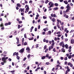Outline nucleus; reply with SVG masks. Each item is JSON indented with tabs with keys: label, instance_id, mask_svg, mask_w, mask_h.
<instances>
[{
	"label": "nucleus",
	"instance_id": "obj_1",
	"mask_svg": "<svg viewBox=\"0 0 74 74\" xmlns=\"http://www.w3.org/2000/svg\"><path fill=\"white\" fill-rule=\"evenodd\" d=\"M8 57H3L1 59V60L3 62H1V64L2 65H4V63H5L6 62H7V61L6 60L7 59H8Z\"/></svg>",
	"mask_w": 74,
	"mask_h": 74
},
{
	"label": "nucleus",
	"instance_id": "obj_2",
	"mask_svg": "<svg viewBox=\"0 0 74 74\" xmlns=\"http://www.w3.org/2000/svg\"><path fill=\"white\" fill-rule=\"evenodd\" d=\"M48 5H49L50 6L49 7H48V8H51V7H53L54 3H52V2H50L49 3Z\"/></svg>",
	"mask_w": 74,
	"mask_h": 74
},
{
	"label": "nucleus",
	"instance_id": "obj_3",
	"mask_svg": "<svg viewBox=\"0 0 74 74\" xmlns=\"http://www.w3.org/2000/svg\"><path fill=\"white\" fill-rule=\"evenodd\" d=\"M27 7L25 9L26 11H27V12H28V11H29V5H25V8Z\"/></svg>",
	"mask_w": 74,
	"mask_h": 74
},
{
	"label": "nucleus",
	"instance_id": "obj_4",
	"mask_svg": "<svg viewBox=\"0 0 74 74\" xmlns=\"http://www.w3.org/2000/svg\"><path fill=\"white\" fill-rule=\"evenodd\" d=\"M60 46H62V47H64V44L63 42H60Z\"/></svg>",
	"mask_w": 74,
	"mask_h": 74
},
{
	"label": "nucleus",
	"instance_id": "obj_5",
	"mask_svg": "<svg viewBox=\"0 0 74 74\" xmlns=\"http://www.w3.org/2000/svg\"><path fill=\"white\" fill-rule=\"evenodd\" d=\"M24 51V49H22L21 50H20L19 52L20 53H23Z\"/></svg>",
	"mask_w": 74,
	"mask_h": 74
},
{
	"label": "nucleus",
	"instance_id": "obj_6",
	"mask_svg": "<svg viewBox=\"0 0 74 74\" xmlns=\"http://www.w3.org/2000/svg\"><path fill=\"white\" fill-rule=\"evenodd\" d=\"M26 50H27L28 52H29V53H30V49L29 47H27L26 49Z\"/></svg>",
	"mask_w": 74,
	"mask_h": 74
},
{
	"label": "nucleus",
	"instance_id": "obj_7",
	"mask_svg": "<svg viewBox=\"0 0 74 74\" xmlns=\"http://www.w3.org/2000/svg\"><path fill=\"white\" fill-rule=\"evenodd\" d=\"M51 16H52V17H56V18L57 17V16L56 15V14H54L53 15V14H51Z\"/></svg>",
	"mask_w": 74,
	"mask_h": 74
},
{
	"label": "nucleus",
	"instance_id": "obj_8",
	"mask_svg": "<svg viewBox=\"0 0 74 74\" xmlns=\"http://www.w3.org/2000/svg\"><path fill=\"white\" fill-rule=\"evenodd\" d=\"M69 49L68 50V51L69 52H71V47H69Z\"/></svg>",
	"mask_w": 74,
	"mask_h": 74
},
{
	"label": "nucleus",
	"instance_id": "obj_9",
	"mask_svg": "<svg viewBox=\"0 0 74 74\" xmlns=\"http://www.w3.org/2000/svg\"><path fill=\"white\" fill-rule=\"evenodd\" d=\"M71 44H73L74 43V40L73 39H72L71 40Z\"/></svg>",
	"mask_w": 74,
	"mask_h": 74
},
{
	"label": "nucleus",
	"instance_id": "obj_10",
	"mask_svg": "<svg viewBox=\"0 0 74 74\" xmlns=\"http://www.w3.org/2000/svg\"><path fill=\"white\" fill-rule=\"evenodd\" d=\"M51 21L52 22H54L55 21H56V19H55V18H53L51 19Z\"/></svg>",
	"mask_w": 74,
	"mask_h": 74
},
{
	"label": "nucleus",
	"instance_id": "obj_11",
	"mask_svg": "<svg viewBox=\"0 0 74 74\" xmlns=\"http://www.w3.org/2000/svg\"><path fill=\"white\" fill-rule=\"evenodd\" d=\"M61 52H65V50L63 48H62L61 50Z\"/></svg>",
	"mask_w": 74,
	"mask_h": 74
},
{
	"label": "nucleus",
	"instance_id": "obj_12",
	"mask_svg": "<svg viewBox=\"0 0 74 74\" xmlns=\"http://www.w3.org/2000/svg\"><path fill=\"white\" fill-rule=\"evenodd\" d=\"M21 12H25V8L21 9Z\"/></svg>",
	"mask_w": 74,
	"mask_h": 74
},
{
	"label": "nucleus",
	"instance_id": "obj_13",
	"mask_svg": "<svg viewBox=\"0 0 74 74\" xmlns=\"http://www.w3.org/2000/svg\"><path fill=\"white\" fill-rule=\"evenodd\" d=\"M70 7H69V8H68L66 11V12H69V11H70Z\"/></svg>",
	"mask_w": 74,
	"mask_h": 74
},
{
	"label": "nucleus",
	"instance_id": "obj_14",
	"mask_svg": "<svg viewBox=\"0 0 74 74\" xmlns=\"http://www.w3.org/2000/svg\"><path fill=\"white\" fill-rule=\"evenodd\" d=\"M70 7V4H68L66 8H67L68 9V8H69Z\"/></svg>",
	"mask_w": 74,
	"mask_h": 74
},
{
	"label": "nucleus",
	"instance_id": "obj_15",
	"mask_svg": "<svg viewBox=\"0 0 74 74\" xmlns=\"http://www.w3.org/2000/svg\"><path fill=\"white\" fill-rule=\"evenodd\" d=\"M58 10V7L55 8H53L54 11H56V10Z\"/></svg>",
	"mask_w": 74,
	"mask_h": 74
},
{
	"label": "nucleus",
	"instance_id": "obj_16",
	"mask_svg": "<svg viewBox=\"0 0 74 74\" xmlns=\"http://www.w3.org/2000/svg\"><path fill=\"white\" fill-rule=\"evenodd\" d=\"M64 3L65 4H68V2H67V1H64Z\"/></svg>",
	"mask_w": 74,
	"mask_h": 74
},
{
	"label": "nucleus",
	"instance_id": "obj_17",
	"mask_svg": "<svg viewBox=\"0 0 74 74\" xmlns=\"http://www.w3.org/2000/svg\"><path fill=\"white\" fill-rule=\"evenodd\" d=\"M45 58H46V56H43L42 57L41 59H42L43 60L44 59H45Z\"/></svg>",
	"mask_w": 74,
	"mask_h": 74
},
{
	"label": "nucleus",
	"instance_id": "obj_18",
	"mask_svg": "<svg viewBox=\"0 0 74 74\" xmlns=\"http://www.w3.org/2000/svg\"><path fill=\"white\" fill-rule=\"evenodd\" d=\"M23 67H26V64H24L23 66Z\"/></svg>",
	"mask_w": 74,
	"mask_h": 74
},
{
	"label": "nucleus",
	"instance_id": "obj_19",
	"mask_svg": "<svg viewBox=\"0 0 74 74\" xmlns=\"http://www.w3.org/2000/svg\"><path fill=\"white\" fill-rule=\"evenodd\" d=\"M57 21H58V23H61V22L60 20L59 19H57Z\"/></svg>",
	"mask_w": 74,
	"mask_h": 74
},
{
	"label": "nucleus",
	"instance_id": "obj_20",
	"mask_svg": "<svg viewBox=\"0 0 74 74\" xmlns=\"http://www.w3.org/2000/svg\"><path fill=\"white\" fill-rule=\"evenodd\" d=\"M29 40H33V37H32L31 38H28Z\"/></svg>",
	"mask_w": 74,
	"mask_h": 74
},
{
	"label": "nucleus",
	"instance_id": "obj_21",
	"mask_svg": "<svg viewBox=\"0 0 74 74\" xmlns=\"http://www.w3.org/2000/svg\"><path fill=\"white\" fill-rule=\"evenodd\" d=\"M24 38H22V44L23 45V42H23L24 41Z\"/></svg>",
	"mask_w": 74,
	"mask_h": 74
},
{
	"label": "nucleus",
	"instance_id": "obj_22",
	"mask_svg": "<svg viewBox=\"0 0 74 74\" xmlns=\"http://www.w3.org/2000/svg\"><path fill=\"white\" fill-rule=\"evenodd\" d=\"M71 57H72L71 55H70L68 56V58L69 59H71Z\"/></svg>",
	"mask_w": 74,
	"mask_h": 74
},
{
	"label": "nucleus",
	"instance_id": "obj_23",
	"mask_svg": "<svg viewBox=\"0 0 74 74\" xmlns=\"http://www.w3.org/2000/svg\"><path fill=\"white\" fill-rule=\"evenodd\" d=\"M57 25L58 29H59V28H60V26H59V23H57Z\"/></svg>",
	"mask_w": 74,
	"mask_h": 74
},
{
	"label": "nucleus",
	"instance_id": "obj_24",
	"mask_svg": "<svg viewBox=\"0 0 74 74\" xmlns=\"http://www.w3.org/2000/svg\"><path fill=\"white\" fill-rule=\"evenodd\" d=\"M17 7H21V5H20L19 3L17 4Z\"/></svg>",
	"mask_w": 74,
	"mask_h": 74
},
{
	"label": "nucleus",
	"instance_id": "obj_25",
	"mask_svg": "<svg viewBox=\"0 0 74 74\" xmlns=\"http://www.w3.org/2000/svg\"><path fill=\"white\" fill-rule=\"evenodd\" d=\"M54 5L55 6H56V7H58V4L57 3H55L54 4Z\"/></svg>",
	"mask_w": 74,
	"mask_h": 74
},
{
	"label": "nucleus",
	"instance_id": "obj_26",
	"mask_svg": "<svg viewBox=\"0 0 74 74\" xmlns=\"http://www.w3.org/2000/svg\"><path fill=\"white\" fill-rule=\"evenodd\" d=\"M48 2H49V1H48V0H47L45 1V4H47Z\"/></svg>",
	"mask_w": 74,
	"mask_h": 74
},
{
	"label": "nucleus",
	"instance_id": "obj_27",
	"mask_svg": "<svg viewBox=\"0 0 74 74\" xmlns=\"http://www.w3.org/2000/svg\"><path fill=\"white\" fill-rule=\"evenodd\" d=\"M30 56H31V55H30V54H29L27 56V58H30Z\"/></svg>",
	"mask_w": 74,
	"mask_h": 74
},
{
	"label": "nucleus",
	"instance_id": "obj_28",
	"mask_svg": "<svg viewBox=\"0 0 74 74\" xmlns=\"http://www.w3.org/2000/svg\"><path fill=\"white\" fill-rule=\"evenodd\" d=\"M60 15H62L63 14V13H62V10L60 11Z\"/></svg>",
	"mask_w": 74,
	"mask_h": 74
},
{
	"label": "nucleus",
	"instance_id": "obj_29",
	"mask_svg": "<svg viewBox=\"0 0 74 74\" xmlns=\"http://www.w3.org/2000/svg\"><path fill=\"white\" fill-rule=\"evenodd\" d=\"M50 63L49 62H48L46 63V65H48V64H49Z\"/></svg>",
	"mask_w": 74,
	"mask_h": 74
},
{
	"label": "nucleus",
	"instance_id": "obj_30",
	"mask_svg": "<svg viewBox=\"0 0 74 74\" xmlns=\"http://www.w3.org/2000/svg\"><path fill=\"white\" fill-rule=\"evenodd\" d=\"M0 27H4V25H3V23H2L0 25Z\"/></svg>",
	"mask_w": 74,
	"mask_h": 74
},
{
	"label": "nucleus",
	"instance_id": "obj_31",
	"mask_svg": "<svg viewBox=\"0 0 74 74\" xmlns=\"http://www.w3.org/2000/svg\"><path fill=\"white\" fill-rule=\"evenodd\" d=\"M57 64H60V63L59 62V61L58 60L57 61Z\"/></svg>",
	"mask_w": 74,
	"mask_h": 74
},
{
	"label": "nucleus",
	"instance_id": "obj_32",
	"mask_svg": "<svg viewBox=\"0 0 74 74\" xmlns=\"http://www.w3.org/2000/svg\"><path fill=\"white\" fill-rule=\"evenodd\" d=\"M70 69H67V70L66 72H67V73H68V72H69V71H70Z\"/></svg>",
	"mask_w": 74,
	"mask_h": 74
},
{
	"label": "nucleus",
	"instance_id": "obj_33",
	"mask_svg": "<svg viewBox=\"0 0 74 74\" xmlns=\"http://www.w3.org/2000/svg\"><path fill=\"white\" fill-rule=\"evenodd\" d=\"M16 58H17V59L18 60H19V59L20 58V57H19V56H17Z\"/></svg>",
	"mask_w": 74,
	"mask_h": 74
},
{
	"label": "nucleus",
	"instance_id": "obj_34",
	"mask_svg": "<svg viewBox=\"0 0 74 74\" xmlns=\"http://www.w3.org/2000/svg\"><path fill=\"white\" fill-rule=\"evenodd\" d=\"M71 63L70 62H69L68 63V66H70V65H71Z\"/></svg>",
	"mask_w": 74,
	"mask_h": 74
},
{
	"label": "nucleus",
	"instance_id": "obj_35",
	"mask_svg": "<svg viewBox=\"0 0 74 74\" xmlns=\"http://www.w3.org/2000/svg\"><path fill=\"white\" fill-rule=\"evenodd\" d=\"M16 52H14L13 53V56H15L16 55Z\"/></svg>",
	"mask_w": 74,
	"mask_h": 74
},
{
	"label": "nucleus",
	"instance_id": "obj_36",
	"mask_svg": "<svg viewBox=\"0 0 74 74\" xmlns=\"http://www.w3.org/2000/svg\"><path fill=\"white\" fill-rule=\"evenodd\" d=\"M64 60H67V57H65L64 58Z\"/></svg>",
	"mask_w": 74,
	"mask_h": 74
},
{
	"label": "nucleus",
	"instance_id": "obj_37",
	"mask_svg": "<svg viewBox=\"0 0 74 74\" xmlns=\"http://www.w3.org/2000/svg\"><path fill=\"white\" fill-rule=\"evenodd\" d=\"M20 28H21V25H18V29H20Z\"/></svg>",
	"mask_w": 74,
	"mask_h": 74
},
{
	"label": "nucleus",
	"instance_id": "obj_38",
	"mask_svg": "<svg viewBox=\"0 0 74 74\" xmlns=\"http://www.w3.org/2000/svg\"><path fill=\"white\" fill-rule=\"evenodd\" d=\"M64 26H61V28L62 30H64Z\"/></svg>",
	"mask_w": 74,
	"mask_h": 74
},
{
	"label": "nucleus",
	"instance_id": "obj_39",
	"mask_svg": "<svg viewBox=\"0 0 74 74\" xmlns=\"http://www.w3.org/2000/svg\"><path fill=\"white\" fill-rule=\"evenodd\" d=\"M24 36L25 38H27V37H26V34H24Z\"/></svg>",
	"mask_w": 74,
	"mask_h": 74
},
{
	"label": "nucleus",
	"instance_id": "obj_40",
	"mask_svg": "<svg viewBox=\"0 0 74 74\" xmlns=\"http://www.w3.org/2000/svg\"><path fill=\"white\" fill-rule=\"evenodd\" d=\"M16 39L17 40V41H19V38H16Z\"/></svg>",
	"mask_w": 74,
	"mask_h": 74
},
{
	"label": "nucleus",
	"instance_id": "obj_41",
	"mask_svg": "<svg viewBox=\"0 0 74 74\" xmlns=\"http://www.w3.org/2000/svg\"><path fill=\"white\" fill-rule=\"evenodd\" d=\"M32 13V11H30L29 12L28 14H31V13Z\"/></svg>",
	"mask_w": 74,
	"mask_h": 74
},
{
	"label": "nucleus",
	"instance_id": "obj_42",
	"mask_svg": "<svg viewBox=\"0 0 74 74\" xmlns=\"http://www.w3.org/2000/svg\"><path fill=\"white\" fill-rule=\"evenodd\" d=\"M67 28H65V29H64V32H66V31H67Z\"/></svg>",
	"mask_w": 74,
	"mask_h": 74
},
{
	"label": "nucleus",
	"instance_id": "obj_43",
	"mask_svg": "<svg viewBox=\"0 0 74 74\" xmlns=\"http://www.w3.org/2000/svg\"><path fill=\"white\" fill-rule=\"evenodd\" d=\"M19 23H22V21H18Z\"/></svg>",
	"mask_w": 74,
	"mask_h": 74
},
{
	"label": "nucleus",
	"instance_id": "obj_44",
	"mask_svg": "<svg viewBox=\"0 0 74 74\" xmlns=\"http://www.w3.org/2000/svg\"><path fill=\"white\" fill-rule=\"evenodd\" d=\"M64 64H65L66 65L67 64V61H65L64 62Z\"/></svg>",
	"mask_w": 74,
	"mask_h": 74
},
{
	"label": "nucleus",
	"instance_id": "obj_45",
	"mask_svg": "<svg viewBox=\"0 0 74 74\" xmlns=\"http://www.w3.org/2000/svg\"><path fill=\"white\" fill-rule=\"evenodd\" d=\"M27 44V42H25V43H24V45H26Z\"/></svg>",
	"mask_w": 74,
	"mask_h": 74
},
{
	"label": "nucleus",
	"instance_id": "obj_46",
	"mask_svg": "<svg viewBox=\"0 0 74 74\" xmlns=\"http://www.w3.org/2000/svg\"><path fill=\"white\" fill-rule=\"evenodd\" d=\"M5 26H8V23H6L5 24Z\"/></svg>",
	"mask_w": 74,
	"mask_h": 74
},
{
	"label": "nucleus",
	"instance_id": "obj_47",
	"mask_svg": "<svg viewBox=\"0 0 74 74\" xmlns=\"http://www.w3.org/2000/svg\"><path fill=\"white\" fill-rule=\"evenodd\" d=\"M33 3V1H32L31 0V1H29V3L30 4V3Z\"/></svg>",
	"mask_w": 74,
	"mask_h": 74
},
{
	"label": "nucleus",
	"instance_id": "obj_48",
	"mask_svg": "<svg viewBox=\"0 0 74 74\" xmlns=\"http://www.w3.org/2000/svg\"><path fill=\"white\" fill-rule=\"evenodd\" d=\"M53 51V52H56V50L55 49V48H54Z\"/></svg>",
	"mask_w": 74,
	"mask_h": 74
},
{
	"label": "nucleus",
	"instance_id": "obj_49",
	"mask_svg": "<svg viewBox=\"0 0 74 74\" xmlns=\"http://www.w3.org/2000/svg\"><path fill=\"white\" fill-rule=\"evenodd\" d=\"M11 24V23L10 22H9L8 23V25H10Z\"/></svg>",
	"mask_w": 74,
	"mask_h": 74
},
{
	"label": "nucleus",
	"instance_id": "obj_50",
	"mask_svg": "<svg viewBox=\"0 0 74 74\" xmlns=\"http://www.w3.org/2000/svg\"><path fill=\"white\" fill-rule=\"evenodd\" d=\"M56 67H60V65L59 64H57L56 65Z\"/></svg>",
	"mask_w": 74,
	"mask_h": 74
},
{
	"label": "nucleus",
	"instance_id": "obj_51",
	"mask_svg": "<svg viewBox=\"0 0 74 74\" xmlns=\"http://www.w3.org/2000/svg\"><path fill=\"white\" fill-rule=\"evenodd\" d=\"M63 24H64V23H63V22H62L61 23V25H63Z\"/></svg>",
	"mask_w": 74,
	"mask_h": 74
},
{
	"label": "nucleus",
	"instance_id": "obj_52",
	"mask_svg": "<svg viewBox=\"0 0 74 74\" xmlns=\"http://www.w3.org/2000/svg\"><path fill=\"white\" fill-rule=\"evenodd\" d=\"M14 72H15V70H13L10 71L11 73H14Z\"/></svg>",
	"mask_w": 74,
	"mask_h": 74
},
{
	"label": "nucleus",
	"instance_id": "obj_53",
	"mask_svg": "<svg viewBox=\"0 0 74 74\" xmlns=\"http://www.w3.org/2000/svg\"><path fill=\"white\" fill-rule=\"evenodd\" d=\"M42 34L43 35H44V34H45V32H42Z\"/></svg>",
	"mask_w": 74,
	"mask_h": 74
},
{
	"label": "nucleus",
	"instance_id": "obj_54",
	"mask_svg": "<svg viewBox=\"0 0 74 74\" xmlns=\"http://www.w3.org/2000/svg\"><path fill=\"white\" fill-rule=\"evenodd\" d=\"M33 28H34V27L32 26L31 28V30H32L33 29Z\"/></svg>",
	"mask_w": 74,
	"mask_h": 74
},
{
	"label": "nucleus",
	"instance_id": "obj_55",
	"mask_svg": "<svg viewBox=\"0 0 74 74\" xmlns=\"http://www.w3.org/2000/svg\"><path fill=\"white\" fill-rule=\"evenodd\" d=\"M65 18H69V16H68V15H66Z\"/></svg>",
	"mask_w": 74,
	"mask_h": 74
},
{
	"label": "nucleus",
	"instance_id": "obj_56",
	"mask_svg": "<svg viewBox=\"0 0 74 74\" xmlns=\"http://www.w3.org/2000/svg\"><path fill=\"white\" fill-rule=\"evenodd\" d=\"M48 51V49H47L45 50V52H47Z\"/></svg>",
	"mask_w": 74,
	"mask_h": 74
},
{
	"label": "nucleus",
	"instance_id": "obj_57",
	"mask_svg": "<svg viewBox=\"0 0 74 74\" xmlns=\"http://www.w3.org/2000/svg\"><path fill=\"white\" fill-rule=\"evenodd\" d=\"M58 40V39H57V38H56V37H55L54 38V40L55 41H56V40Z\"/></svg>",
	"mask_w": 74,
	"mask_h": 74
},
{
	"label": "nucleus",
	"instance_id": "obj_58",
	"mask_svg": "<svg viewBox=\"0 0 74 74\" xmlns=\"http://www.w3.org/2000/svg\"><path fill=\"white\" fill-rule=\"evenodd\" d=\"M44 74H47V72H46V71H44Z\"/></svg>",
	"mask_w": 74,
	"mask_h": 74
},
{
	"label": "nucleus",
	"instance_id": "obj_59",
	"mask_svg": "<svg viewBox=\"0 0 74 74\" xmlns=\"http://www.w3.org/2000/svg\"><path fill=\"white\" fill-rule=\"evenodd\" d=\"M54 29H56V26H55L54 27Z\"/></svg>",
	"mask_w": 74,
	"mask_h": 74
},
{
	"label": "nucleus",
	"instance_id": "obj_60",
	"mask_svg": "<svg viewBox=\"0 0 74 74\" xmlns=\"http://www.w3.org/2000/svg\"><path fill=\"white\" fill-rule=\"evenodd\" d=\"M63 35H62L61 37V38H62V40H63Z\"/></svg>",
	"mask_w": 74,
	"mask_h": 74
},
{
	"label": "nucleus",
	"instance_id": "obj_61",
	"mask_svg": "<svg viewBox=\"0 0 74 74\" xmlns=\"http://www.w3.org/2000/svg\"><path fill=\"white\" fill-rule=\"evenodd\" d=\"M65 41H68V39L67 38H66L65 39Z\"/></svg>",
	"mask_w": 74,
	"mask_h": 74
},
{
	"label": "nucleus",
	"instance_id": "obj_62",
	"mask_svg": "<svg viewBox=\"0 0 74 74\" xmlns=\"http://www.w3.org/2000/svg\"><path fill=\"white\" fill-rule=\"evenodd\" d=\"M16 10H18V9H19V7H17L16 8Z\"/></svg>",
	"mask_w": 74,
	"mask_h": 74
},
{
	"label": "nucleus",
	"instance_id": "obj_63",
	"mask_svg": "<svg viewBox=\"0 0 74 74\" xmlns=\"http://www.w3.org/2000/svg\"><path fill=\"white\" fill-rule=\"evenodd\" d=\"M49 33V34H51V31H49L48 32Z\"/></svg>",
	"mask_w": 74,
	"mask_h": 74
},
{
	"label": "nucleus",
	"instance_id": "obj_64",
	"mask_svg": "<svg viewBox=\"0 0 74 74\" xmlns=\"http://www.w3.org/2000/svg\"><path fill=\"white\" fill-rule=\"evenodd\" d=\"M61 60H63V57H61L60 58Z\"/></svg>",
	"mask_w": 74,
	"mask_h": 74
}]
</instances>
